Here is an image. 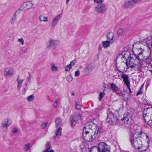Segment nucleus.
Listing matches in <instances>:
<instances>
[{
    "instance_id": "f257e3e1",
    "label": "nucleus",
    "mask_w": 152,
    "mask_h": 152,
    "mask_svg": "<svg viewBox=\"0 0 152 152\" xmlns=\"http://www.w3.org/2000/svg\"><path fill=\"white\" fill-rule=\"evenodd\" d=\"M141 42L140 41L136 42L134 43L133 45V47L136 45H138V47L136 49L133 50L135 57V59L134 62L136 61L140 62V60H142L145 62L146 65L150 64L151 61V59L150 58L151 53L150 51V52L148 51L145 52L146 54H147V56H143L142 55L143 51H144V49L142 48L141 47L139 48ZM150 51L151 50H150Z\"/></svg>"
},
{
    "instance_id": "f03ea898",
    "label": "nucleus",
    "mask_w": 152,
    "mask_h": 152,
    "mask_svg": "<svg viewBox=\"0 0 152 152\" xmlns=\"http://www.w3.org/2000/svg\"><path fill=\"white\" fill-rule=\"evenodd\" d=\"M122 55L123 58L126 59V64L127 67L128 69L129 66L130 68L133 69L135 71H141V65L140 62L137 61V64H136L134 62V58L131 56L130 52L128 51H123L121 54Z\"/></svg>"
},
{
    "instance_id": "7ed1b4c3",
    "label": "nucleus",
    "mask_w": 152,
    "mask_h": 152,
    "mask_svg": "<svg viewBox=\"0 0 152 152\" xmlns=\"http://www.w3.org/2000/svg\"><path fill=\"white\" fill-rule=\"evenodd\" d=\"M98 133L97 132H93L91 130H86L83 129V137L86 141L91 142L95 138Z\"/></svg>"
},
{
    "instance_id": "20e7f679",
    "label": "nucleus",
    "mask_w": 152,
    "mask_h": 152,
    "mask_svg": "<svg viewBox=\"0 0 152 152\" xmlns=\"http://www.w3.org/2000/svg\"><path fill=\"white\" fill-rule=\"evenodd\" d=\"M134 134L131 135L130 141L131 145L137 149H140L141 145H142V141L140 137H134Z\"/></svg>"
},
{
    "instance_id": "39448f33",
    "label": "nucleus",
    "mask_w": 152,
    "mask_h": 152,
    "mask_svg": "<svg viewBox=\"0 0 152 152\" xmlns=\"http://www.w3.org/2000/svg\"><path fill=\"white\" fill-rule=\"evenodd\" d=\"M83 129L86 130H91L93 132H98V128L97 124L94 123L92 121L88 122L86 123Z\"/></svg>"
},
{
    "instance_id": "423d86ee",
    "label": "nucleus",
    "mask_w": 152,
    "mask_h": 152,
    "mask_svg": "<svg viewBox=\"0 0 152 152\" xmlns=\"http://www.w3.org/2000/svg\"><path fill=\"white\" fill-rule=\"evenodd\" d=\"M60 44L58 41L50 39L47 42L46 47L48 49H54Z\"/></svg>"
},
{
    "instance_id": "0eeeda50",
    "label": "nucleus",
    "mask_w": 152,
    "mask_h": 152,
    "mask_svg": "<svg viewBox=\"0 0 152 152\" xmlns=\"http://www.w3.org/2000/svg\"><path fill=\"white\" fill-rule=\"evenodd\" d=\"M99 152H110L109 146L104 142H100L98 145Z\"/></svg>"
},
{
    "instance_id": "6e6552de",
    "label": "nucleus",
    "mask_w": 152,
    "mask_h": 152,
    "mask_svg": "<svg viewBox=\"0 0 152 152\" xmlns=\"http://www.w3.org/2000/svg\"><path fill=\"white\" fill-rule=\"evenodd\" d=\"M15 72L12 68L7 67L4 69V74L6 77H8L12 76Z\"/></svg>"
},
{
    "instance_id": "1a4fd4ad",
    "label": "nucleus",
    "mask_w": 152,
    "mask_h": 152,
    "mask_svg": "<svg viewBox=\"0 0 152 152\" xmlns=\"http://www.w3.org/2000/svg\"><path fill=\"white\" fill-rule=\"evenodd\" d=\"M32 1H27L24 3L21 6V10L25 11L31 8L33 6Z\"/></svg>"
},
{
    "instance_id": "9d476101",
    "label": "nucleus",
    "mask_w": 152,
    "mask_h": 152,
    "mask_svg": "<svg viewBox=\"0 0 152 152\" xmlns=\"http://www.w3.org/2000/svg\"><path fill=\"white\" fill-rule=\"evenodd\" d=\"M12 124L11 120L9 118H7L3 121L1 124V127L3 128H6L4 131L6 132L7 131V127Z\"/></svg>"
},
{
    "instance_id": "9b49d317",
    "label": "nucleus",
    "mask_w": 152,
    "mask_h": 152,
    "mask_svg": "<svg viewBox=\"0 0 152 152\" xmlns=\"http://www.w3.org/2000/svg\"><path fill=\"white\" fill-rule=\"evenodd\" d=\"M106 7L103 4L98 5L95 7L96 11L98 13H103L105 12Z\"/></svg>"
},
{
    "instance_id": "f8f14e48",
    "label": "nucleus",
    "mask_w": 152,
    "mask_h": 152,
    "mask_svg": "<svg viewBox=\"0 0 152 152\" xmlns=\"http://www.w3.org/2000/svg\"><path fill=\"white\" fill-rule=\"evenodd\" d=\"M82 115L79 113H77L72 116L71 120L72 126H75L76 124V121L80 119Z\"/></svg>"
},
{
    "instance_id": "ddd939ff",
    "label": "nucleus",
    "mask_w": 152,
    "mask_h": 152,
    "mask_svg": "<svg viewBox=\"0 0 152 152\" xmlns=\"http://www.w3.org/2000/svg\"><path fill=\"white\" fill-rule=\"evenodd\" d=\"M62 13L60 15L56 16L53 20L51 23V28H54L55 26L58 23L59 20H60L62 17Z\"/></svg>"
},
{
    "instance_id": "4468645a",
    "label": "nucleus",
    "mask_w": 152,
    "mask_h": 152,
    "mask_svg": "<svg viewBox=\"0 0 152 152\" xmlns=\"http://www.w3.org/2000/svg\"><path fill=\"white\" fill-rule=\"evenodd\" d=\"M134 137H140V139L143 138V139L146 140H148V136L145 133L140 132H135L134 134Z\"/></svg>"
},
{
    "instance_id": "2eb2a0df",
    "label": "nucleus",
    "mask_w": 152,
    "mask_h": 152,
    "mask_svg": "<svg viewBox=\"0 0 152 152\" xmlns=\"http://www.w3.org/2000/svg\"><path fill=\"white\" fill-rule=\"evenodd\" d=\"M121 121L125 124H129L130 122L129 121V116L128 113L124 115L123 117L121 119Z\"/></svg>"
},
{
    "instance_id": "dca6fc26",
    "label": "nucleus",
    "mask_w": 152,
    "mask_h": 152,
    "mask_svg": "<svg viewBox=\"0 0 152 152\" xmlns=\"http://www.w3.org/2000/svg\"><path fill=\"white\" fill-rule=\"evenodd\" d=\"M121 77L123 78L124 84L127 86H128L129 85H130L129 79V77L128 75L125 74H123L121 75Z\"/></svg>"
},
{
    "instance_id": "f3484780",
    "label": "nucleus",
    "mask_w": 152,
    "mask_h": 152,
    "mask_svg": "<svg viewBox=\"0 0 152 152\" xmlns=\"http://www.w3.org/2000/svg\"><path fill=\"white\" fill-rule=\"evenodd\" d=\"M111 122H109V124L111 125H116L118 124L120 122V120L119 118H117L116 115L113 118H111Z\"/></svg>"
},
{
    "instance_id": "a211bd4d",
    "label": "nucleus",
    "mask_w": 152,
    "mask_h": 152,
    "mask_svg": "<svg viewBox=\"0 0 152 152\" xmlns=\"http://www.w3.org/2000/svg\"><path fill=\"white\" fill-rule=\"evenodd\" d=\"M114 35L113 32H110L107 35V40H108L111 43H113L115 40L113 39Z\"/></svg>"
},
{
    "instance_id": "6ab92c4d",
    "label": "nucleus",
    "mask_w": 152,
    "mask_h": 152,
    "mask_svg": "<svg viewBox=\"0 0 152 152\" xmlns=\"http://www.w3.org/2000/svg\"><path fill=\"white\" fill-rule=\"evenodd\" d=\"M134 6V4L132 0H129L126 1L123 4V6L124 8H127L131 7Z\"/></svg>"
},
{
    "instance_id": "aec40b11",
    "label": "nucleus",
    "mask_w": 152,
    "mask_h": 152,
    "mask_svg": "<svg viewBox=\"0 0 152 152\" xmlns=\"http://www.w3.org/2000/svg\"><path fill=\"white\" fill-rule=\"evenodd\" d=\"M150 143L149 139L148 138V140L147 141V143L145 145H141L140 146V149H138L140 151L142 152L146 150L149 147Z\"/></svg>"
},
{
    "instance_id": "412c9836",
    "label": "nucleus",
    "mask_w": 152,
    "mask_h": 152,
    "mask_svg": "<svg viewBox=\"0 0 152 152\" xmlns=\"http://www.w3.org/2000/svg\"><path fill=\"white\" fill-rule=\"evenodd\" d=\"M23 81V80L19 79V75L16 80V81L18 83L17 89L18 91L20 90V88L22 86V84Z\"/></svg>"
},
{
    "instance_id": "4be33fe9",
    "label": "nucleus",
    "mask_w": 152,
    "mask_h": 152,
    "mask_svg": "<svg viewBox=\"0 0 152 152\" xmlns=\"http://www.w3.org/2000/svg\"><path fill=\"white\" fill-rule=\"evenodd\" d=\"M94 67L91 63H90L85 69V70H87L86 73L87 74L89 73L93 69Z\"/></svg>"
},
{
    "instance_id": "5701e85b",
    "label": "nucleus",
    "mask_w": 152,
    "mask_h": 152,
    "mask_svg": "<svg viewBox=\"0 0 152 152\" xmlns=\"http://www.w3.org/2000/svg\"><path fill=\"white\" fill-rule=\"evenodd\" d=\"M62 128L60 126L58 128L56 133V136H54V138L56 139V136H61L62 134Z\"/></svg>"
},
{
    "instance_id": "b1692460",
    "label": "nucleus",
    "mask_w": 152,
    "mask_h": 152,
    "mask_svg": "<svg viewBox=\"0 0 152 152\" xmlns=\"http://www.w3.org/2000/svg\"><path fill=\"white\" fill-rule=\"evenodd\" d=\"M61 119L59 118H56L55 119V122L56 125L57 127L58 128L62 124Z\"/></svg>"
},
{
    "instance_id": "393cba45",
    "label": "nucleus",
    "mask_w": 152,
    "mask_h": 152,
    "mask_svg": "<svg viewBox=\"0 0 152 152\" xmlns=\"http://www.w3.org/2000/svg\"><path fill=\"white\" fill-rule=\"evenodd\" d=\"M110 86L111 89L114 91L117 92L119 90L118 87L115 84L113 83H111Z\"/></svg>"
},
{
    "instance_id": "a878e982",
    "label": "nucleus",
    "mask_w": 152,
    "mask_h": 152,
    "mask_svg": "<svg viewBox=\"0 0 152 152\" xmlns=\"http://www.w3.org/2000/svg\"><path fill=\"white\" fill-rule=\"evenodd\" d=\"M111 42H110L108 40L104 41L102 42V46L103 47L106 48L110 46V43Z\"/></svg>"
},
{
    "instance_id": "bb28decb",
    "label": "nucleus",
    "mask_w": 152,
    "mask_h": 152,
    "mask_svg": "<svg viewBox=\"0 0 152 152\" xmlns=\"http://www.w3.org/2000/svg\"><path fill=\"white\" fill-rule=\"evenodd\" d=\"M46 149L44 151H47L50 150L52 148L50 142H48L45 144Z\"/></svg>"
},
{
    "instance_id": "cd10ccee",
    "label": "nucleus",
    "mask_w": 152,
    "mask_h": 152,
    "mask_svg": "<svg viewBox=\"0 0 152 152\" xmlns=\"http://www.w3.org/2000/svg\"><path fill=\"white\" fill-rule=\"evenodd\" d=\"M98 146H93L90 149V152H99Z\"/></svg>"
},
{
    "instance_id": "c85d7f7f",
    "label": "nucleus",
    "mask_w": 152,
    "mask_h": 152,
    "mask_svg": "<svg viewBox=\"0 0 152 152\" xmlns=\"http://www.w3.org/2000/svg\"><path fill=\"white\" fill-rule=\"evenodd\" d=\"M39 19L41 21L47 22L48 21V18L43 15L40 16Z\"/></svg>"
},
{
    "instance_id": "c756f323",
    "label": "nucleus",
    "mask_w": 152,
    "mask_h": 152,
    "mask_svg": "<svg viewBox=\"0 0 152 152\" xmlns=\"http://www.w3.org/2000/svg\"><path fill=\"white\" fill-rule=\"evenodd\" d=\"M121 68L120 69H118V68L117 67V69L119 72H122L123 73L126 72V71H127V69L125 70V66H124L123 65H121Z\"/></svg>"
},
{
    "instance_id": "7c9ffc66",
    "label": "nucleus",
    "mask_w": 152,
    "mask_h": 152,
    "mask_svg": "<svg viewBox=\"0 0 152 152\" xmlns=\"http://www.w3.org/2000/svg\"><path fill=\"white\" fill-rule=\"evenodd\" d=\"M30 146L31 144L30 143H28L25 145L23 148V150L25 151H28L29 150Z\"/></svg>"
},
{
    "instance_id": "2f4dec72",
    "label": "nucleus",
    "mask_w": 152,
    "mask_h": 152,
    "mask_svg": "<svg viewBox=\"0 0 152 152\" xmlns=\"http://www.w3.org/2000/svg\"><path fill=\"white\" fill-rule=\"evenodd\" d=\"M80 146L81 149V151H82L87 147H88V146L86 143L83 142L80 144Z\"/></svg>"
},
{
    "instance_id": "473e14b6",
    "label": "nucleus",
    "mask_w": 152,
    "mask_h": 152,
    "mask_svg": "<svg viewBox=\"0 0 152 152\" xmlns=\"http://www.w3.org/2000/svg\"><path fill=\"white\" fill-rule=\"evenodd\" d=\"M17 19V15L15 14H14L13 16L12 17L11 19V24H13L15 22Z\"/></svg>"
},
{
    "instance_id": "72a5a7b5",
    "label": "nucleus",
    "mask_w": 152,
    "mask_h": 152,
    "mask_svg": "<svg viewBox=\"0 0 152 152\" xmlns=\"http://www.w3.org/2000/svg\"><path fill=\"white\" fill-rule=\"evenodd\" d=\"M143 119L145 122L150 119V116L148 114L143 115Z\"/></svg>"
},
{
    "instance_id": "f704fd0d",
    "label": "nucleus",
    "mask_w": 152,
    "mask_h": 152,
    "mask_svg": "<svg viewBox=\"0 0 152 152\" xmlns=\"http://www.w3.org/2000/svg\"><path fill=\"white\" fill-rule=\"evenodd\" d=\"M105 95L104 92H103L100 93L99 99V101L102 100V98Z\"/></svg>"
},
{
    "instance_id": "c9c22d12",
    "label": "nucleus",
    "mask_w": 152,
    "mask_h": 152,
    "mask_svg": "<svg viewBox=\"0 0 152 152\" xmlns=\"http://www.w3.org/2000/svg\"><path fill=\"white\" fill-rule=\"evenodd\" d=\"M51 69L53 71H57V67L55 66L54 64H51Z\"/></svg>"
},
{
    "instance_id": "e433bc0d",
    "label": "nucleus",
    "mask_w": 152,
    "mask_h": 152,
    "mask_svg": "<svg viewBox=\"0 0 152 152\" xmlns=\"http://www.w3.org/2000/svg\"><path fill=\"white\" fill-rule=\"evenodd\" d=\"M34 99V97L33 95H31L28 96L27 98V99L28 101H33Z\"/></svg>"
},
{
    "instance_id": "4c0bfd02",
    "label": "nucleus",
    "mask_w": 152,
    "mask_h": 152,
    "mask_svg": "<svg viewBox=\"0 0 152 152\" xmlns=\"http://www.w3.org/2000/svg\"><path fill=\"white\" fill-rule=\"evenodd\" d=\"M72 68V66H69V64L66 66L64 67L65 70L67 71H69Z\"/></svg>"
},
{
    "instance_id": "58836bf2",
    "label": "nucleus",
    "mask_w": 152,
    "mask_h": 152,
    "mask_svg": "<svg viewBox=\"0 0 152 152\" xmlns=\"http://www.w3.org/2000/svg\"><path fill=\"white\" fill-rule=\"evenodd\" d=\"M124 31V29L123 28H119L118 31V35H121Z\"/></svg>"
},
{
    "instance_id": "ea45409f",
    "label": "nucleus",
    "mask_w": 152,
    "mask_h": 152,
    "mask_svg": "<svg viewBox=\"0 0 152 152\" xmlns=\"http://www.w3.org/2000/svg\"><path fill=\"white\" fill-rule=\"evenodd\" d=\"M48 122H45L42 123L41 125L43 129H45L47 126Z\"/></svg>"
},
{
    "instance_id": "a19ab883",
    "label": "nucleus",
    "mask_w": 152,
    "mask_h": 152,
    "mask_svg": "<svg viewBox=\"0 0 152 152\" xmlns=\"http://www.w3.org/2000/svg\"><path fill=\"white\" fill-rule=\"evenodd\" d=\"M73 79V77L71 75H69L67 76L66 78L67 80L69 82L72 81Z\"/></svg>"
},
{
    "instance_id": "79ce46f5",
    "label": "nucleus",
    "mask_w": 152,
    "mask_h": 152,
    "mask_svg": "<svg viewBox=\"0 0 152 152\" xmlns=\"http://www.w3.org/2000/svg\"><path fill=\"white\" fill-rule=\"evenodd\" d=\"M82 152H90V149L88 147H87L85 148L81 151Z\"/></svg>"
},
{
    "instance_id": "37998d69",
    "label": "nucleus",
    "mask_w": 152,
    "mask_h": 152,
    "mask_svg": "<svg viewBox=\"0 0 152 152\" xmlns=\"http://www.w3.org/2000/svg\"><path fill=\"white\" fill-rule=\"evenodd\" d=\"M115 115H114V114L112 112H110L108 114L107 117H110V118H111V117L113 118L115 116Z\"/></svg>"
},
{
    "instance_id": "c03bdc74",
    "label": "nucleus",
    "mask_w": 152,
    "mask_h": 152,
    "mask_svg": "<svg viewBox=\"0 0 152 152\" xmlns=\"http://www.w3.org/2000/svg\"><path fill=\"white\" fill-rule=\"evenodd\" d=\"M76 63L75 61L74 60L71 61L70 64H69V66H72V67L73 66H74Z\"/></svg>"
},
{
    "instance_id": "a18cd8bd",
    "label": "nucleus",
    "mask_w": 152,
    "mask_h": 152,
    "mask_svg": "<svg viewBox=\"0 0 152 152\" xmlns=\"http://www.w3.org/2000/svg\"><path fill=\"white\" fill-rule=\"evenodd\" d=\"M75 109L76 110H80L81 109V104L79 105H75Z\"/></svg>"
},
{
    "instance_id": "49530a36",
    "label": "nucleus",
    "mask_w": 152,
    "mask_h": 152,
    "mask_svg": "<svg viewBox=\"0 0 152 152\" xmlns=\"http://www.w3.org/2000/svg\"><path fill=\"white\" fill-rule=\"evenodd\" d=\"M149 109V108H145L144 109L143 112V115L148 114V113H147L148 110Z\"/></svg>"
},
{
    "instance_id": "de8ad7c7",
    "label": "nucleus",
    "mask_w": 152,
    "mask_h": 152,
    "mask_svg": "<svg viewBox=\"0 0 152 152\" xmlns=\"http://www.w3.org/2000/svg\"><path fill=\"white\" fill-rule=\"evenodd\" d=\"M18 41L20 42L22 45H23L24 43V41L23 38L18 39Z\"/></svg>"
},
{
    "instance_id": "09e8293b",
    "label": "nucleus",
    "mask_w": 152,
    "mask_h": 152,
    "mask_svg": "<svg viewBox=\"0 0 152 152\" xmlns=\"http://www.w3.org/2000/svg\"><path fill=\"white\" fill-rule=\"evenodd\" d=\"M147 124H148L149 126H152V120L150 119L147 121L146 122Z\"/></svg>"
},
{
    "instance_id": "8fccbe9b",
    "label": "nucleus",
    "mask_w": 152,
    "mask_h": 152,
    "mask_svg": "<svg viewBox=\"0 0 152 152\" xmlns=\"http://www.w3.org/2000/svg\"><path fill=\"white\" fill-rule=\"evenodd\" d=\"M134 5L137 3L140 2L142 0H132Z\"/></svg>"
},
{
    "instance_id": "3c124183",
    "label": "nucleus",
    "mask_w": 152,
    "mask_h": 152,
    "mask_svg": "<svg viewBox=\"0 0 152 152\" xmlns=\"http://www.w3.org/2000/svg\"><path fill=\"white\" fill-rule=\"evenodd\" d=\"M80 74V73L79 72V70H78L77 71H76L75 72V76L77 77L79 76V75Z\"/></svg>"
},
{
    "instance_id": "603ef678",
    "label": "nucleus",
    "mask_w": 152,
    "mask_h": 152,
    "mask_svg": "<svg viewBox=\"0 0 152 152\" xmlns=\"http://www.w3.org/2000/svg\"><path fill=\"white\" fill-rule=\"evenodd\" d=\"M21 7L19 9L17 10L14 14H15V15H17V14H19L20 13V11H23L21 10Z\"/></svg>"
},
{
    "instance_id": "864d4df0",
    "label": "nucleus",
    "mask_w": 152,
    "mask_h": 152,
    "mask_svg": "<svg viewBox=\"0 0 152 152\" xmlns=\"http://www.w3.org/2000/svg\"><path fill=\"white\" fill-rule=\"evenodd\" d=\"M99 56H98V54L96 55L95 56L94 60V61H97L98 60H99Z\"/></svg>"
},
{
    "instance_id": "5fc2aeb1",
    "label": "nucleus",
    "mask_w": 152,
    "mask_h": 152,
    "mask_svg": "<svg viewBox=\"0 0 152 152\" xmlns=\"http://www.w3.org/2000/svg\"><path fill=\"white\" fill-rule=\"evenodd\" d=\"M18 132V129L16 128H14L12 130L13 133H16Z\"/></svg>"
},
{
    "instance_id": "6e6d98bb",
    "label": "nucleus",
    "mask_w": 152,
    "mask_h": 152,
    "mask_svg": "<svg viewBox=\"0 0 152 152\" xmlns=\"http://www.w3.org/2000/svg\"><path fill=\"white\" fill-rule=\"evenodd\" d=\"M111 118H110V117H107L106 118V121L109 124V122H111Z\"/></svg>"
},
{
    "instance_id": "4d7b16f0",
    "label": "nucleus",
    "mask_w": 152,
    "mask_h": 152,
    "mask_svg": "<svg viewBox=\"0 0 152 152\" xmlns=\"http://www.w3.org/2000/svg\"><path fill=\"white\" fill-rule=\"evenodd\" d=\"M94 1L96 3H101L102 2V0H94Z\"/></svg>"
},
{
    "instance_id": "13d9d810",
    "label": "nucleus",
    "mask_w": 152,
    "mask_h": 152,
    "mask_svg": "<svg viewBox=\"0 0 152 152\" xmlns=\"http://www.w3.org/2000/svg\"><path fill=\"white\" fill-rule=\"evenodd\" d=\"M142 94V92L140 90L136 94V96H138L140 94Z\"/></svg>"
},
{
    "instance_id": "bf43d9fd",
    "label": "nucleus",
    "mask_w": 152,
    "mask_h": 152,
    "mask_svg": "<svg viewBox=\"0 0 152 152\" xmlns=\"http://www.w3.org/2000/svg\"><path fill=\"white\" fill-rule=\"evenodd\" d=\"M29 77H28L26 80V81H27V82H30V81H31V78H30V74L29 73Z\"/></svg>"
},
{
    "instance_id": "052dcab7",
    "label": "nucleus",
    "mask_w": 152,
    "mask_h": 152,
    "mask_svg": "<svg viewBox=\"0 0 152 152\" xmlns=\"http://www.w3.org/2000/svg\"><path fill=\"white\" fill-rule=\"evenodd\" d=\"M75 105H79L81 104L80 103V102L78 101H75Z\"/></svg>"
},
{
    "instance_id": "680f3d73",
    "label": "nucleus",
    "mask_w": 152,
    "mask_h": 152,
    "mask_svg": "<svg viewBox=\"0 0 152 152\" xmlns=\"http://www.w3.org/2000/svg\"><path fill=\"white\" fill-rule=\"evenodd\" d=\"M54 106L55 107H56L58 105V102L57 101H56L54 102Z\"/></svg>"
},
{
    "instance_id": "e2e57ef3",
    "label": "nucleus",
    "mask_w": 152,
    "mask_h": 152,
    "mask_svg": "<svg viewBox=\"0 0 152 152\" xmlns=\"http://www.w3.org/2000/svg\"><path fill=\"white\" fill-rule=\"evenodd\" d=\"M42 152H54V151L53 150H48L47 151H43Z\"/></svg>"
},
{
    "instance_id": "0e129e2a",
    "label": "nucleus",
    "mask_w": 152,
    "mask_h": 152,
    "mask_svg": "<svg viewBox=\"0 0 152 152\" xmlns=\"http://www.w3.org/2000/svg\"><path fill=\"white\" fill-rule=\"evenodd\" d=\"M128 87V88L129 89V92L130 94H131L132 93V92L131 91V88H130V85H129V86H127Z\"/></svg>"
},
{
    "instance_id": "69168bd1",
    "label": "nucleus",
    "mask_w": 152,
    "mask_h": 152,
    "mask_svg": "<svg viewBox=\"0 0 152 152\" xmlns=\"http://www.w3.org/2000/svg\"><path fill=\"white\" fill-rule=\"evenodd\" d=\"M28 50V49L27 48H25L23 50V51L24 53L26 52Z\"/></svg>"
},
{
    "instance_id": "338daca9",
    "label": "nucleus",
    "mask_w": 152,
    "mask_h": 152,
    "mask_svg": "<svg viewBox=\"0 0 152 152\" xmlns=\"http://www.w3.org/2000/svg\"><path fill=\"white\" fill-rule=\"evenodd\" d=\"M72 94L73 96H74L75 95L74 92L73 91H72Z\"/></svg>"
},
{
    "instance_id": "774afa93",
    "label": "nucleus",
    "mask_w": 152,
    "mask_h": 152,
    "mask_svg": "<svg viewBox=\"0 0 152 152\" xmlns=\"http://www.w3.org/2000/svg\"><path fill=\"white\" fill-rule=\"evenodd\" d=\"M102 47L101 45H99V50H101Z\"/></svg>"
}]
</instances>
